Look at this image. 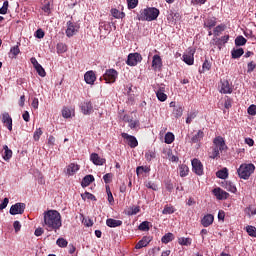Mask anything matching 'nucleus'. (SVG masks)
<instances>
[{
	"instance_id": "f257e3e1",
	"label": "nucleus",
	"mask_w": 256,
	"mask_h": 256,
	"mask_svg": "<svg viewBox=\"0 0 256 256\" xmlns=\"http://www.w3.org/2000/svg\"><path fill=\"white\" fill-rule=\"evenodd\" d=\"M44 215V227L46 231H54L57 233L61 227H63V221L61 220V213L57 210H48L43 213Z\"/></svg>"
},
{
	"instance_id": "f03ea898",
	"label": "nucleus",
	"mask_w": 256,
	"mask_h": 256,
	"mask_svg": "<svg viewBox=\"0 0 256 256\" xmlns=\"http://www.w3.org/2000/svg\"><path fill=\"white\" fill-rule=\"evenodd\" d=\"M159 9L155 7H148L140 10L138 21H155L159 17Z\"/></svg>"
},
{
	"instance_id": "7ed1b4c3",
	"label": "nucleus",
	"mask_w": 256,
	"mask_h": 256,
	"mask_svg": "<svg viewBox=\"0 0 256 256\" xmlns=\"http://www.w3.org/2000/svg\"><path fill=\"white\" fill-rule=\"evenodd\" d=\"M237 173L240 179L247 181L255 173V165L253 163H243L237 169Z\"/></svg>"
},
{
	"instance_id": "20e7f679",
	"label": "nucleus",
	"mask_w": 256,
	"mask_h": 256,
	"mask_svg": "<svg viewBox=\"0 0 256 256\" xmlns=\"http://www.w3.org/2000/svg\"><path fill=\"white\" fill-rule=\"evenodd\" d=\"M119 77V72L115 69H108L103 75V79L106 83H115Z\"/></svg>"
},
{
	"instance_id": "39448f33",
	"label": "nucleus",
	"mask_w": 256,
	"mask_h": 256,
	"mask_svg": "<svg viewBox=\"0 0 256 256\" xmlns=\"http://www.w3.org/2000/svg\"><path fill=\"white\" fill-rule=\"evenodd\" d=\"M143 61V56H141L139 53H130L128 55L126 64L129 65V67H135L137 63H141Z\"/></svg>"
},
{
	"instance_id": "423d86ee",
	"label": "nucleus",
	"mask_w": 256,
	"mask_h": 256,
	"mask_svg": "<svg viewBox=\"0 0 256 256\" xmlns=\"http://www.w3.org/2000/svg\"><path fill=\"white\" fill-rule=\"evenodd\" d=\"M1 121L4 127H7L8 131H13V118H11L8 112L1 114Z\"/></svg>"
},
{
	"instance_id": "0eeeda50",
	"label": "nucleus",
	"mask_w": 256,
	"mask_h": 256,
	"mask_svg": "<svg viewBox=\"0 0 256 256\" xmlns=\"http://www.w3.org/2000/svg\"><path fill=\"white\" fill-rule=\"evenodd\" d=\"M121 137L127 141L131 149H135V147L139 146V141H137V138L135 136L129 135L128 133L123 132L121 134Z\"/></svg>"
},
{
	"instance_id": "6e6552de",
	"label": "nucleus",
	"mask_w": 256,
	"mask_h": 256,
	"mask_svg": "<svg viewBox=\"0 0 256 256\" xmlns=\"http://www.w3.org/2000/svg\"><path fill=\"white\" fill-rule=\"evenodd\" d=\"M25 203H16L10 208V215H23L25 213Z\"/></svg>"
},
{
	"instance_id": "1a4fd4ad",
	"label": "nucleus",
	"mask_w": 256,
	"mask_h": 256,
	"mask_svg": "<svg viewBox=\"0 0 256 256\" xmlns=\"http://www.w3.org/2000/svg\"><path fill=\"white\" fill-rule=\"evenodd\" d=\"M219 91L224 95L233 93V87L227 80H221L219 84Z\"/></svg>"
},
{
	"instance_id": "9d476101",
	"label": "nucleus",
	"mask_w": 256,
	"mask_h": 256,
	"mask_svg": "<svg viewBox=\"0 0 256 256\" xmlns=\"http://www.w3.org/2000/svg\"><path fill=\"white\" fill-rule=\"evenodd\" d=\"M213 195L218 199V201H223L225 199H229V193L220 187L214 188L212 190Z\"/></svg>"
},
{
	"instance_id": "9b49d317",
	"label": "nucleus",
	"mask_w": 256,
	"mask_h": 256,
	"mask_svg": "<svg viewBox=\"0 0 256 256\" xmlns=\"http://www.w3.org/2000/svg\"><path fill=\"white\" fill-rule=\"evenodd\" d=\"M153 71H161L163 69V59L158 54H155L152 58Z\"/></svg>"
},
{
	"instance_id": "f8f14e48",
	"label": "nucleus",
	"mask_w": 256,
	"mask_h": 256,
	"mask_svg": "<svg viewBox=\"0 0 256 256\" xmlns=\"http://www.w3.org/2000/svg\"><path fill=\"white\" fill-rule=\"evenodd\" d=\"M192 171L196 175H203V163H201L199 159L194 158L192 160Z\"/></svg>"
},
{
	"instance_id": "ddd939ff",
	"label": "nucleus",
	"mask_w": 256,
	"mask_h": 256,
	"mask_svg": "<svg viewBox=\"0 0 256 256\" xmlns=\"http://www.w3.org/2000/svg\"><path fill=\"white\" fill-rule=\"evenodd\" d=\"M79 31V26L72 21L67 22L66 36L73 37Z\"/></svg>"
},
{
	"instance_id": "4468645a",
	"label": "nucleus",
	"mask_w": 256,
	"mask_h": 256,
	"mask_svg": "<svg viewBox=\"0 0 256 256\" xmlns=\"http://www.w3.org/2000/svg\"><path fill=\"white\" fill-rule=\"evenodd\" d=\"M83 115H91L93 113V103L91 101H84L80 105Z\"/></svg>"
},
{
	"instance_id": "2eb2a0df",
	"label": "nucleus",
	"mask_w": 256,
	"mask_h": 256,
	"mask_svg": "<svg viewBox=\"0 0 256 256\" xmlns=\"http://www.w3.org/2000/svg\"><path fill=\"white\" fill-rule=\"evenodd\" d=\"M182 60L184 63H186V65H193V63H195V52H193V50H189L188 52L184 53Z\"/></svg>"
},
{
	"instance_id": "dca6fc26",
	"label": "nucleus",
	"mask_w": 256,
	"mask_h": 256,
	"mask_svg": "<svg viewBox=\"0 0 256 256\" xmlns=\"http://www.w3.org/2000/svg\"><path fill=\"white\" fill-rule=\"evenodd\" d=\"M213 144H214L213 147H217V149H219L220 151H225V149H227L225 140L221 136H217L216 138H214Z\"/></svg>"
},
{
	"instance_id": "f3484780",
	"label": "nucleus",
	"mask_w": 256,
	"mask_h": 256,
	"mask_svg": "<svg viewBox=\"0 0 256 256\" xmlns=\"http://www.w3.org/2000/svg\"><path fill=\"white\" fill-rule=\"evenodd\" d=\"M84 81L87 83V85H93L95 81H97L95 72H93V70L86 72L84 75Z\"/></svg>"
},
{
	"instance_id": "a211bd4d",
	"label": "nucleus",
	"mask_w": 256,
	"mask_h": 256,
	"mask_svg": "<svg viewBox=\"0 0 256 256\" xmlns=\"http://www.w3.org/2000/svg\"><path fill=\"white\" fill-rule=\"evenodd\" d=\"M90 161H92L94 165L98 166L105 165V163H107V160L105 158H100L97 153H92L90 155Z\"/></svg>"
},
{
	"instance_id": "6ab92c4d",
	"label": "nucleus",
	"mask_w": 256,
	"mask_h": 256,
	"mask_svg": "<svg viewBox=\"0 0 256 256\" xmlns=\"http://www.w3.org/2000/svg\"><path fill=\"white\" fill-rule=\"evenodd\" d=\"M215 221V216L212 214H206L202 219H201V225L203 227H211L213 225V222Z\"/></svg>"
},
{
	"instance_id": "aec40b11",
	"label": "nucleus",
	"mask_w": 256,
	"mask_h": 256,
	"mask_svg": "<svg viewBox=\"0 0 256 256\" xmlns=\"http://www.w3.org/2000/svg\"><path fill=\"white\" fill-rule=\"evenodd\" d=\"M151 243V237L144 236L135 246V249H143V247H147V245Z\"/></svg>"
},
{
	"instance_id": "412c9836",
	"label": "nucleus",
	"mask_w": 256,
	"mask_h": 256,
	"mask_svg": "<svg viewBox=\"0 0 256 256\" xmlns=\"http://www.w3.org/2000/svg\"><path fill=\"white\" fill-rule=\"evenodd\" d=\"M107 227L115 228V227H121L123 225V221L121 220H115L113 218H108L106 220Z\"/></svg>"
},
{
	"instance_id": "4be33fe9",
	"label": "nucleus",
	"mask_w": 256,
	"mask_h": 256,
	"mask_svg": "<svg viewBox=\"0 0 256 256\" xmlns=\"http://www.w3.org/2000/svg\"><path fill=\"white\" fill-rule=\"evenodd\" d=\"M93 181H95V177H93V175H86L81 182V186L82 187H89L91 185V183H93Z\"/></svg>"
},
{
	"instance_id": "5701e85b",
	"label": "nucleus",
	"mask_w": 256,
	"mask_h": 256,
	"mask_svg": "<svg viewBox=\"0 0 256 256\" xmlns=\"http://www.w3.org/2000/svg\"><path fill=\"white\" fill-rule=\"evenodd\" d=\"M205 137V133L202 130H199L195 135L191 138V143H199Z\"/></svg>"
},
{
	"instance_id": "b1692460",
	"label": "nucleus",
	"mask_w": 256,
	"mask_h": 256,
	"mask_svg": "<svg viewBox=\"0 0 256 256\" xmlns=\"http://www.w3.org/2000/svg\"><path fill=\"white\" fill-rule=\"evenodd\" d=\"M78 171H79V165H77V164H75V163H71V164L67 167V175L73 176V175H75Z\"/></svg>"
},
{
	"instance_id": "393cba45",
	"label": "nucleus",
	"mask_w": 256,
	"mask_h": 256,
	"mask_svg": "<svg viewBox=\"0 0 256 256\" xmlns=\"http://www.w3.org/2000/svg\"><path fill=\"white\" fill-rule=\"evenodd\" d=\"M223 187L226 189V191H230V193H237V187L231 181H226L223 184Z\"/></svg>"
},
{
	"instance_id": "a878e982",
	"label": "nucleus",
	"mask_w": 256,
	"mask_h": 256,
	"mask_svg": "<svg viewBox=\"0 0 256 256\" xmlns=\"http://www.w3.org/2000/svg\"><path fill=\"white\" fill-rule=\"evenodd\" d=\"M172 115L176 118L179 119L183 117V106L177 105L172 112Z\"/></svg>"
},
{
	"instance_id": "bb28decb",
	"label": "nucleus",
	"mask_w": 256,
	"mask_h": 256,
	"mask_svg": "<svg viewBox=\"0 0 256 256\" xmlns=\"http://www.w3.org/2000/svg\"><path fill=\"white\" fill-rule=\"evenodd\" d=\"M3 149H4L3 159H4V161H9V159H11V157H13V151L11 149H9V146H7V145H4Z\"/></svg>"
},
{
	"instance_id": "cd10ccee",
	"label": "nucleus",
	"mask_w": 256,
	"mask_h": 256,
	"mask_svg": "<svg viewBox=\"0 0 256 256\" xmlns=\"http://www.w3.org/2000/svg\"><path fill=\"white\" fill-rule=\"evenodd\" d=\"M111 15L114 17V19H124L125 12H121L117 8H112Z\"/></svg>"
},
{
	"instance_id": "c85d7f7f",
	"label": "nucleus",
	"mask_w": 256,
	"mask_h": 256,
	"mask_svg": "<svg viewBox=\"0 0 256 256\" xmlns=\"http://www.w3.org/2000/svg\"><path fill=\"white\" fill-rule=\"evenodd\" d=\"M215 25H217V18L215 17L208 18L204 23V27H207L208 29H213Z\"/></svg>"
},
{
	"instance_id": "c756f323",
	"label": "nucleus",
	"mask_w": 256,
	"mask_h": 256,
	"mask_svg": "<svg viewBox=\"0 0 256 256\" xmlns=\"http://www.w3.org/2000/svg\"><path fill=\"white\" fill-rule=\"evenodd\" d=\"M216 177H218V179H227V177H229V170L227 168H223L222 170L217 171Z\"/></svg>"
},
{
	"instance_id": "7c9ffc66",
	"label": "nucleus",
	"mask_w": 256,
	"mask_h": 256,
	"mask_svg": "<svg viewBox=\"0 0 256 256\" xmlns=\"http://www.w3.org/2000/svg\"><path fill=\"white\" fill-rule=\"evenodd\" d=\"M243 53H245L243 48L233 49L231 51L232 59H239L240 57H242Z\"/></svg>"
},
{
	"instance_id": "2f4dec72",
	"label": "nucleus",
	"mask_w": 256,
	"mask_h": 256,
	"mask_svg": "<svg viewBox=\"0 0 256 256\" xmlns=\"http://www.w3.org/2000/svg\"><path fill=\"white\" fill-rule=\"evenodd\" d=\"M173 239H175V235H173V233L169 232L162 237L161 241H162V243H165L167 245V243H171V241H173Z\"/></svg>"
},
{
	"instance_id": "473e14b6",
	"label": "nucleus",
	"mask_w": 256,
	"mask_h": 256,
	"mask_svg": "<svg viewBox=\"0 0 256 256\" xmlns=\"http://www.w3.org/2000/svg\"><path fill=\"white\" fill-rule=\"evenodd\" d=\"M155 157H157V154L155 152V150H148L145 153V159L146 161H148L150 163V161H153V159H155Z\"/></svg>"
},
{
	"instance_id": "72a5a7b5",
	"label": "nucleus",
	"mask_w": 256,
	"mask_h": 256,
	"mask_svg": "<svg viewBox=\"0 0 256 256\" xmlns=\"http://www.w3.org/2000/svg\"><path fill=\"white\" fill-rule=\"evenodd\" d=\"M246 44H247V40L245 39V37H243L241 35L236 37V39H235L236 47H243V45H246Z\"/></svg>"
},
{
	"instance_id": "f704fd0d",
	"label": "nucleus",
	"mask_w": 256,
	"mask_h": 256,
	"mask_svg": "<svg viewBox=\"0 0 256 256\" xmlns=\"http://www.w3.org/2000/svg\"><path fill=\"white\" fill-rule=\"evenodd\" d=\"M173 213H175V207H173L171 205L164 206V209L162 211L163 215H173Z\"/></svg>"
},
{
	"instance_id": "c9c22d12",
	"label": "nucleus",
	"mask_w": 256,
	"mask_h": 256,
	"mask_svg": "<svg viewBox=\"0 0 256 256\" xmlns=\"http://www.w3.org/2000/svg\"><path fill=\"white\" fill-rule=\"evenodd\" d=\"M164 141L167 145H171L175 141V135L172 132L166 133Z\"/></svg>"
},
{
	"instance_id": "e433bc0d",
	"label": "nucleus",
	"mask_w": 256,
	"mask_h": 256,
	"mask_svg": "<svg viewBox=\"0 0 256 256\" xmlns=\"http://www.w3.org/2000/svg\"><path fill=\"white\" fill-rule=\"evenodd\" d=\"M179 171H180V177H187V175H189V167H187V165L182 164L179 167Z\"/></svg>"
},
{
	"instance_id": "4c0bfd02",
	"label": "nucleus",
	"mask_w": 256,
	"mask_h": 256,
	"mask_svg": "<svg viewBox=\"0 0 256 256\" xmlns=\"http://www.w3.org/2000/svg\"><path fill=\"white\" fill-rule=\"evenodd\" d=\"M151 171V168L148 166H138L136 168V174L141 175L143 173H149Z\"/></svg>"
},
{
	"instance_id": "58836bf2",
	"label": "nucleus",
	"mask_w": 256,
	"mask_h": 256,
	"mask_svg": "<svg viewBox=\"0 0 256 256\" xmlns=\"http://www.w3.org/2000/svg\"><path fill=\"white\" fill-rule=\"evenodd\" d=\"M223 31H225V24H220V25L216 26L214 28L215 37H219V35H221V33H223Z\"/></svg>"
},
{
	"instance_id": "ea45409f",
	"label": "nucleus",
	"mask_w": 256,
	"mask_h": 256,
	"mask_svg": "<svg viewBox=\"0 0 256 256\" xmlns=\"http://www.w3.org/2000/svg\"><path fill=\"white\" fill-rule=\"evenodd\" d=\"M219 151H221L220 149H218L217 147H212V151L209 152V157L210 159H217L219 158Z\"/></svg>"
},
{
	"instance_id": "a19ab883",
	"label": "nucleus",
	"mask_w": 256,
	"mask_h": 256,
	"mask_svg": "<svg viewBox=\"0 0 256 256\" xmlns=\"http://www.w3.org/2000/svg\"><path fill=\"white\" fill-rule=\"evenodd\" d=\"M178 242H179L180 245H184L186 247H189V245H191L193 240L191 238L182 237V238L178 239Z\"/></svg>"
},
{
	"instance_id": "79ce46f5",
	"label": "nucleus",
	"mask_w": 256,
	"mask_h": 256,
	"mask_svg": "<svg viewBox=\"0 0 256 256\" xmlns=\"http://www.w3.org/2000/svg\"><path fill=\"white\" fill-rule=\"evenodd\" d=\"M34 69L36 70V72L38 73V75L40 77L47 76V72H45V68H43V66H41V64H38Z\"/></svg>"
},
{
	"instance_id": "37998d69",
	"label": "nucleus",
	"mask_w": 256,
	"mask_h": 256,
	"mask_svg": "<svg viewBox=\"0 0 256 256\" xmlns=\"http://www.w3.org/2000/svg\"><path fill=\"white\" fill-rule=\"evenodd\" d=\"M211 44L214 45L215 47H218V49L221 51L222 47H223V43L222 41L220 40V38H213L212 41H211Z\"/></svg>"
},
{
	"instance_id": "c03bdc74",
	"label": "nucleus",
	"mask_w": 256,
	"mask_h": 256,
	"mask_svg": "<svg viewBox=\"0 0 256 256\" xmlns=\"http://www.w3.org/2000/svg\"><path fill=\"white\" fill-rule=\"evenodd\" d=\"M82 199H88L89 201H97V198H95V195L89 193V192H85L83 194H81Z\"/></svg>"
},
{
	"instance_id": "a18cd8bd",
	"label": "nucleus",
	"mask_w": 256,
	"mask_h": 256,
	"mask_svg": "<svg viewBox=\"0 0 256 256\" xmlns=\"http://www.w3.org/2000/svg\"><path fill=\"white\" fill-rule=\"evenodd\" d=\"M195 117H197V112L188 113L187 118H186L187 125H191V123H193V119H195Z\"/></svg>"
},
{
	"instance_id": "49530a36",
	"label": "nucleus",
	"mask_w": 256,
	"mask_h": 256,
	"mask_svg": "<svg viewBox=\"0 0 256 256\" xmlns=\"http://www.w3.org/2000/svg\"><path fill=\"white\" fill-rule=\"evenodd\" d=\"M149 224H150L149 221H144L140 223V225L138 226L139 231H149V229H151L149 227Z\"/></svg>"
},
{
	"instance_id": "de8ad7c7",
	"label": "nucleus",
	"mask_w": 256,
	"mask_h": 256,
	"mask_svg": "<svg viewBox=\"0 0 256 256\" xmlns=\"http://www.w3.org/2000/svg\"><path fill=\"white\" fill-rule=\"evenodd\" d=\"M246 231L250 237H256V228L255 226H247Z\"/></svg>"
},
{
	"instance_id": "09e8293b",
	"label": "nucleus",
	"mask_w": 256,
	"mask_h": 256,
	"mask_svg": "<svg viewBox=\"0 0 256 256\" xmlns=\"http://www.w3.org/2000/svg\"><path fill=\"white\" fill-rule=\"evenodd\" d=\"M41 135H43V130H41V128H37L33 135L34 141H39V139H41Z\"/></svg>"
},
{
	"instance_id": "8fccbe9b",
	"label": "nucleus",
	"mask_w": 256,
	"mask_h": 256,
	"mask_svg": "<svg viewBox=\"0 0 256 256\" xmlns=\"http://www.w3.org/2000/svg\"><path fill=\"white\" fill-rule=\"evenodd\" d=\"M168 159L169 161H172V163H177L179 161V157L173 155V152L171 150L167 151Z\"/></svg>"
},
{
	"instance_id": "3c124183",
	"label": "nucleus",
	"mask_w": 256,
	"mask_h": 256,
	"mask_svg": "<svg viewBox=\"0 0 256 256\" xmlns=\"http://www.w3.org/2000/svg\"><path fill=\"white\" fill-rule=\"evenodd\" d=\"M256 70V63L255 61H250L248 64H247V73H253V71Z\"/></svg>"
},
{
	"instance_id": "603ef678",
	"label": "nucleus",
	"mask_w": 256,
	"mask_h": 256,
	"mask_svg": "<svg viewBox=\"0 0 256 256\" xmlns=\"http://www.w3.org/2000/svg\"><path fill=\"white\" fill-rule=\"evenodd\" d=\"M128 9H135L139 5V0H127Z\"/></svg>"
},
{
	"instance_id": "864d4df0",
	"label": "nucleus",
	"mask_w": 256,
	"mask_h": 256,
	"mask_svg": "<svg viewBox=\"0 0 256 256\" xmlns=\"http://www.w3.org/2000/svg\"><path fill=\"white\" fill-rule=\"evenodd\" d=\"M156 97L158 101H161V102L167 101V94H165V92H156Z\"/></svg>"
},
{
	"instance_id": "5fc2aeb1",
	"label": "nucleus",
	"mask_w": 256,
	"mask_h": 256,
	"mask_svg": "<svg viewBox=\"0 0 256 256\" xmlns=\"http://www.w3.org/2000/svg\"><path fill=\"white\" fill-rule=\"evenodd\" d=\"M68 244L69 242H67V240L64 238H58L56 241V245H58V247H67Z\"/></svg>"
},
{
	"instance_id": "6e6d98bb",
	"label": "nucleus",
	"mask_w": 256,
	"mask_h": 256,
	"mask_svg": "<svg viewBox=\"0 0 256 256\" xmlns=\"http://www.w3.org/2000/svg\"><path fill=\"white\" fill-rule=\"evenodd\" d=\"M205 71H211V62L209 60H205L202 65V72L205 73Z\"/></svg>"
},
{
	"instance_id": "4d7b16f0",
	"label": "nucleus",
	"mask_w": 256,
	"mask_h": 256,
	"mask_svg": "<svg viewBox=\"0 0 256 256\" xmlns=\"http://www.w3.org/2000/svg\"><path fill=\"white\" fill-rule=\"evenodd\" d=\"M62 116L64 117V119L71 118V110L67 107H64L62 110Z\"/></svg>"
},
{
	"instance_id": "13d9d810",
	"label": "nucleus",
	"mask_w": 256,
	"mask_h": 256,
	"mask_svg": "<svg viewBox=\"0 0 256 256\" xmlns=\"http://www.w3.org/2000/svg\"><path fill=\"white\" fill-rule=\"evenodd\" d=\"M247 113H248V115L255 116L256 115V105L255 104L250 105L247 109Z\"/></svg>"
},
{
	"instance_id": "bf43d9fd",
	"label": "nucleus",
	"mask_w": 256,
	"mask_h": 256,
	"mask_svg": "<svg viewBox=\"0 0 256 256\" xmlns=\"http://www.w3.org/2000/svg\"><path fill=\"white\" fill-rule=\"evenodd\" d=\"M104 183L109 184L113 180V174L112 173H107L103 176Z\"/></svg>"
},
{
	"instance_id": "052dcab7",
	"label": "nucleus",
	"mask_w": 256,
	"mask_h": 256,
	"mask_svg": "<svg viewBox=\"0 0 256 256\" xmlns=\"http://www.w3.org/2000/svg\"><path fill=\"white\" fill-rule=\"evenodd\" d=\"M10 53L13 54V57H17L21 53V50H19V46H14L10 49Z\"/></svg>"
},
{
	"instance_id": "680f3d73",
	"label": "nucleus",
	"mask_w": 256,
	"mask_h": 256,
	"mask_svg": "<svg viewBox=\"0 0 256 256\" xmlns=\"http://www.w3.org/2000/svg\"><path fill=\"white\" fill-rule=\"evenodd\" d=\"M42 11H44V13H47L48 15L51 14V3H46L44 6H42Z\"/></svg>"
},
{
	"instance_id": "e2e57ef3",
	"label": "nucleus",
	"mask_w": 256,
	"mask_h": 256,
	"mask_svg": "<svg viewBox=\"0 0 256 256\" xmlns=\"http://www.w3.org/2000/svg\"><path fill=\"white\" fill-rule=\"evenodd\" d=\"M141 211V207L134 206L131 208V212H128V215H137Z\"/></svg>"
},
{
	"instance_id": "0e129e2a",
	"label": "nucleus",
	"mask_w": 256,
	"mask_h": 256,
	"mask_svg": "<svg viewBox=\"0 0 256 256\" xmlns=\"http://www.w3.org/2000/svg\"><path fill=\"white\" fill-rule=\"evenodd\" d=\"M146 187H147V189H152V191H157V189H158L157 184H155L153 182H147Z\"/></svg>"
},
{
	"instance_id": "69168bd1",
	"label": "nucleus",
	"mask_w": 256,
	"mask_h": 256,
	"mask_svg": "<svg viewBox=\"0 0 256 256\" xmlns=\"http://www.w3.org/2000/svg\"><path fill=\"white\" fill-rule=\"evenodd\" d=\"M128 123H129L130 129H137V127H139V121L137 120H132Z\"/></svg>"
},
{
	"instance_id": "338daca9",
	"label": "nucleus",
	"mask_w": 256,
	"mask_h": 256,
	"mask_svg": "<svg viewBox=\"0 0 256 256\" xmlns=\"http://www.w3.org/2000/svg\"><path fill=\"white\" fill-rule=\"evenodd\" d=\"M7 205H9V198H4V200L0 204V210L3 211V209H6Z\"/></svg>"
},
{
	"instance_id": "774afa93",
	"label": "nucleus",
	"mask_w": 256,
	"mask_h": 256,
	"mask_svg": "<svg viewBox=\"0 0 256 256\" xmlns=\"http://www.w3.org/2000/svg\"><path fill=\"white\" fill-rule=\"evenodd\" d=\"M13 227H14V229H15V232L16 233H19V231H21V222H19V221H14V223H13Z\"/></svg>"
}]
</instances>
